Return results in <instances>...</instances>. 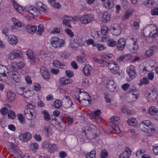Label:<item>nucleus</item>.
Instances as JSON below:
<instances>
[{
  "label": "nucleus",
  "instance_id": "obj_1",
  "mask_svg": "<svg viewBox=\"0 0 158 158\" xmlns=\"http://www.w3.org/2000/svg\"><path fill=\"white\" fill-rule=\"evenodd\" d=\"M152 125V124L150 121L144 120L139 123V126L141 131L147 133H150L155 131Z\"/></svg>",
  "mask_w": 158,
  "mask_h": 158
},
{
  "label": "nucleus",
  "instance_id": "obj_2",
  "mask_svg": "<svg viewBox=\"0 0 158 158\" xmlns=\"http://www.w3.org/2000/svg\"><path fill=\"white\" fill-rule=\"evenodd\" d=\"M118 118L116 116H113L110 118V120L111 121L110 123V125L111 126L113 129L115 133L119 134L120 133L119 127L118 126Z\"/></svg>",
  "mask_w": 158,
  "mask_h": 158
},
{
  "label": "nucleus",
  "instance_id": "obj_3",
  "mask_svg": "<svg viewBox=\"0 0 158 158\" xmlns=\"http://www.w3.org/2000/svg\"><path fill=\"white\" fill-rule=\"evenodd\" d=\"M84 90L83 89L80 90V97L81 101H84L83 106H87L89 104L90 98L89 94L86 92H83Z\"/></svg>",
  "mask_w": 158,
  "mask_h": 158
},
{
  "label": "nucleus",
  "instance_id": "obj_4",
  "mask_svg": "<svg viewBox=\"0 0 158 158\" xmlns=\"http://www.w3.org/2000/svg\"><path fill=\"white\" fill-rule=\"evenodd\" d=\"M51 43L53 47L57 48L63 46L64 44V42L63 40L56 37H54L51 39Z\"/></svg>",
  "mask_w": 158,
  "mask_h": 158
},
{
  "label": "nucleus",
  "instance_id": "obj_5",
  "mask_svg": "<svg viewBox=\"0 0 158 158\" xmlns=\"http://www.w3.org/2000/svg\"><path fill=\"white\" fill-rule=\"evenodd\" d=\"M26 54L31 64L34 65L39 62V59L36 57L35 54H33L31 50H29L27 51Z\"/></svg>",
  "mask_w": 158,
  "mask_h": 158
},
{
  "label": "nucleus",
  "instance_id": "obj_6",
  "mask_svg": "<svg viewBox=\"0 0 158 158\" xmlns=\"http://www.w3.org/2000/svg\"><path fill=\"white\" fill-rule=\"evenodd\" d=\"M25 9L26 11L29 12L34 16H37L40 14V11L33 6L27 5L25 7Z\"/></svg>",
  "mask_w": 158,
  "mask_h": 158
},
{
  "label": "nucleus",
  "instance_id": "obj_7",
  "mask_svg": "<svg viewBox=\"0 0 158 158\" xmlns=\"http://www.w3.org/2000/svg\"><path fill=\"white\" fill-rule=\"evenodd\" d=\"M108 67L110 72L115 74L119 72V68L118 65L115 61H112L108 64Z\"/></svg>",
  "mask_w": 158,
  "mask_h": 158
},
{
  "label": "nucleus",
  "instance_id": "obj_8",
  "mask_svg": "<svg viewBox=\"0 0 158 158\" xmlns=\"http://www.w3.org/2000/svg\"><path fill=\"white\" fill-rule=\"evenodd\" d=\"M93 15L90 14H87L82 16L80 20L82 24H86L89 23L94 19Z\"/></svg>",
  "mask_w": 158,
  "mask_h": 158
},
{
  "label": "nucleus",
  "instance_id": "obj_9",
  "mask_svg": "<svg viewBox=\"0 0 158 158\" xmlns=\"http://www.w3.org/2000/svg\"><path fill=\"white\" fill-rule=\"evenodd\" d=\"M22 54L20 50L15 49L10 52L7 56L10 60H14L20 57Z\"/></svg>",
  "mask_w": 158,
  "mask_h": 158
},
{
  "label": "nucleus",
  "instance_id": "obj_10",
  "mask_svg": "<svg viewBox=\"0 0 158 158\" xmlns=\"http://www.w3.org/2000/svg\"><path fill=\"white\" fill-rule=\"evenodd\" d=\"M127 72L131 79H134L137 76L135 67L133 65H131L128 66L127 69Z\"/></svg>",
  "mask_w": 158,
  "mask_h": 158
},
{
  "label": "nucleus",
  "instance_id": "obj_11",
  "mask_svg": "<svg viewBox=\"0 0 158 158\" xmlns=\"http://www.w3.org/2000/svg\"><path fill=\"white\" fill-rule=\"evenodd\" d=\"M106 87L109 90L112 92H116L117 90L116 84L112 80L108 81L107 83Z\"/></svg>",
  "mask_w": 158,
  "mask_h": 158
},
{
  "label": "nucleus",
  "instance_id": "obj_12",
  "mask_svg": "<svg viewBox=\"0 0 158 158\" xmlns=\"http://www.w3.org/2000/svg\"><path fill=\"white\" fill-rule=\"evenodd\" d=\"M126 44L125 39L124 38H120L117 41L116 48L118 50L122 51L125 48Z\"/></svg>",
  "mask_w": 158,
  "mask_h": 158
},
{
  "label": "nucleus",
  "instance_id": "obj_13",
  "mask_svg": "<svg viewBox=\"0 0 158 158\" xmlns=\"http://www.w3.org/2000/svg\"><path fill=\"white\" fill-rule=\"evenodd\" d=\"M44 147L48 148V151L50 152H54L57 150L56 145L54 144L48 143L47 142H45L43 143Z\"/></svg>",
  "mask_w": 158,
  "mask_h": 158
},
{
  "label": "nucleus",
  "instance_id": "obj_14",
  "mask_svg": "<svg viewBox=\"0 0 158 158\" xmlns=\"http://www.w3.org/2000/svg\"><path fill=\"white\" fill-rule=\"evenodd\" d=\"M40 72L43 78L48 80L50 79L49 73L48 70L44 66H42L40 68Z\"/></svg>",
  "mask_w": 158,
  "mask_h": 158
},
{
  "label": "nucleus",
  "instance_id": "obj_15",
  "mask_svg": "<svg viewBox=\"0 0 158 158\" xmlns=\"http://www.w3.org/2000/svg\"><path fill=\"white\" fill-rule=\"evenodd\" d=\"M19 139L24 142H27L31 138V134L28 132L25 133L21 134L19 136Z\"/></svg>",
  "mask_w": 158,
  "mask_h": 158
},
{
  "label": "nucleus",
  "instance_id": "obj_16",
  "mask_svg": "<svg viewBox=\"0 0 158 158\" xmlns=\"http://www.w3.org/2000/svg\"><path fill=\"white\" fill-rule=\"evenodd\" d=\"M101 113V110H99L95 111L92 114L91 118L94 120L97 121L98 123L101 122V119L99 116Z\"/></svg>",
  "mask_w": 158,
  "mask_h": 158
},
{
  "label": "nucleus",
  "instance_id": "obj_17",
  "mask_svg": "<svg viewBox=\"0 0 158 158\" xmlns=\"http://www.w3.org/2000/svg\"><path fill=\"white\" fill-rule=\"evenodd\" d=\"M157 97V93L154 90H152L148 93L147 96L148 100L150 102H152L155 100Z\"/></svg>",
  "mask_w": 158,
  "mask_h": 158
},
{
  "label": "nucleus",
  "instance_id": "obj_18",
  "mask_svg": "<svg viewBox=\"0 0 158 158\" xmlns=\"http://www.w3.org/2000/svg\"><path fill=\"white\" fill-rule=\"evenodd\" d=\"M9 73V71L5 66L0 64V77H7V74Z\"/></svg>",
  "mask_w": 158,
  "mask_h": 158
},
{
  "label": "nucleus",
  "instance_id": "obj_19",
  "mask_svg": "<svg viewBox=\"0 0 158 158\" xmlns=\"http://www.w3.org/2000/svg\"><path fill=\"white\" fill-rule=\"evenodd\" d=\"M112 33L114 35H118L121 32V28L119 25H114L111 30Z\"/></svg>",
  "mask_w": 158,
  "mask_h": 158
},
{
  "label": "nucleus",
  "instance_id": "obj_20",
  "mask_svg": "<svg viewBox=\"0 0 158 158\" xmlns=\"http://www.w3.org/2000/svg\"><path fill=\"white\" fill-rule=\"evenodd\" d=\"M131 41L133 44L132 48L131 49V52L133 53H135L137 52L139 48L137 43V40L132 38L131 39Z\"/></svg>",
  "mask_w": 158,
  "mask_h": 158
},
{
  "label": "nucleus",
  "instance_id": "obj_21",
  "mask_svg": "<svg viewBox=\"0 0 158 158\" xmlns=\"http://www.w3.org/2000/svg\"><path fill=\"white\" fill-rule=\"evenodd\" d=\"M63 21V24L68 27L69 26L71 27L70 23L71 22H73L74 20L73 18L71 16H65L64 17Z\"/></svg>",
  "mask_w": 158,
  "mask_h": 158
},
{
  "label": "nucleus",
  "instance_id": "obj_22",
  "mask_svg": "<svg viewBox=\"0 0 158 158\" xmlns=\"http://www.w3.org/2000/svg\"><path fill=\"white\" fill-rule=\"evenodd\" d=\"M9 43L12 45H15L17 43L18 39L17 37L14 35H10L8 37Z\"/></svg>",
  "mask_w": 158,
  "mask_h": 158
},
{
  "label": "nucleus",
  "instance_id": "obj_23",
  "mask_svg": "<svg viewBox=\"0 0 158 158\" xmlns=\"http://www.w3.org/2000/svg\"><path fill=\"white\" fill-rule=\"evenodd\" d=\"M130 149L127 148L125 151L121 154L119 156V158H128L131 153Z\"/></svg>",
  "mask_w": 158,
  "mask_h": 158
},
{
  "label": "nucleus",
  "instance_id": "obj_24",
  "mask_svg": "<svg viewBox=\"0 0 158 158\" xmlns=\"http://www.w3.org/2000/svg\"><path fill=\"white\" fill-rule=\"evenodd\" d=\"M110 14L107 11L104 12L102 17V20L104 23L109 22L110 19Z\"/></svg>",
  "mask_w": 158,
  "mask_h": 158
},
{
  "label": "nucleus",
  "instance_id": "obj_25",
  "mask_svg": "<svg viewBox=\"0 0 158 158\" xmlns=\"http://www.w3.org/2000/svg\"><path fill=\"white\" fill-rule=\"evenodd\" d=\"M12 74L13 79L16 82L18 83L21 80L20 75L16 71V70H14V71L12 72Z\"/></svg>",
  "mask_w": 158,
  "mask_h": 158
},
{
  "label": "nucleus",
  "instance_id": "obj_26",
  "mask_svg": "<svg viewBox=\"0 0 158 158\" xmlns=\"http://www.w3.org/2000/svg\"><path fill=\"white\" fill-rule=\"evenodd\" d=\"M127 92L128 93H131L133 96H135V98L136 99L138 98L139 95V91L135 88H130L129 90Z\"/></svg>",
  "mask_w": 158,
  "mask_h": 158
},
{
  "label": "nucleus",
  "instance_id": "obj_27",
  "mask_svg": "<svg viewBox=\"0 0 158 158\" xmlns=\"http://www.w3.org/2000/svg\"><path fill=\"white\" fill-rule=\"evenodd\" d=\"M155 49L156 47L155 46L150 47L146 51L145 54V56L149 57L152 56L155 53Z\"/></svg>",
  "mask_w": 158,
  "mask_h": 158
},
{
  "label": "nucleus",
  "instance_id": "obj_28",
  "mask_svg": "<svg viewBox=\"0 0 158 158\" xmlns=\"http://www.w3.org/2000/svg\"><path fill=\"white\" fill-rule=\"evenodd\" d=\"M26 29L28 33L33 34L36 32L37 27L35 26L28 25L26 26Z\"/></svg>",
  "mask_w": 158,
  "mask_h": 158
},
{
  "label": "nucleus",
  "instance_id": "obj_29",
  "mask_svg": "<svg viewBox=\"0 0 158 158\" xmlns=\"http://www.w3.org/2000/svg\"><path fill=\"white\" fill-rule=\"evenodd\" d=\"M92 69V68L89 65L86 64L83 68V71L85 75L88 76L90 75Z\"/></svg>",
  "mask_w": 158,
  "mask_h": 158
},
{
  "label": "nucleus",
  "instance_id": "obj_30",
  "mask_svg": "<svg viewBox=\"0 0 158 158\" xmlns=\"http://www.w3.org/2000/svg\"><path fill=\"white\" fill-rule=\"evenodd\" d=\"M36 6L38 9L40 11L42 12H45L46 11L47 8L46 6L42 2H38Z\"/></svg>",
  "mask_w": 158,
  "mask_h": 158
},
{
  "label": "nucleus",
  "instance_id": "obj_31",
  "mask_svg": "<svg viewBox=\"0 0 158 158\" xmlns=\"http://www.w3.org/2000/svg\"><path fill=\"white\" fill-rule=\"evenodd\" d=\"M53 66L55 67H58L61 69H66V66L64 64L61 63L58 60H54L53 62Z\"/></svg>",
  "mask_w": 158,
  "mask_h": 158
},
{
  "label": "nucleus",
  "instance_id": "obj_32",
  "mask_svg": "<svg viewBox=\"0 0 158 158\" xmlns=\"http://www.w3.org/2000/svg\"><path fill=\"white\" fill-rule=\"evenodd\" d=\"M149 113L154 116L156 118V116L158 114V108H156L154 106L151 107L149 109Z\"/></svg>",
  "mask_w": 158,
  "mask_h": 158
},
{
  "label": "nucleus",
  "instance_id": "obj_33",
  "mask_svg": "<svg viewBox=\"0 0 158 158\" xmlns=\"http://www.w3.org/2000/svg\"><path fill=\"white\" fill-rule=\"evenodd\" d=\"M43 131L45 134L48 136L51 135L52 129L50 125L44 126V127Z\"/></svg>",
  "mask_w": 158,
  "mask_h": 158
},
{
  "label": "nucleus",
  "instance_id": "obj_34",
  "mask_svg": "<svg viewBox=\"0 0 158 158\" xmlns=\"http://www.w3.org/2000/svg\"><path fill=\"white\" fill-rule=\"evenodd\" d=\"M73 104L71 100H62V105L65 108H69L71 107Z\"/></svg>",
  "mask_w": 158,
  "mask_h": 158
},
{
  "label": "nucleus",
  "instance_id": "obj_35",
  "mask_svg": "<svg viewBox=\"0 0 158 158\" xmlns=\"http://www.w3.org/2000/svg\"><path fill=\"white\" fill-rule=\"evenodd\" d=\"M60 83L62 85H66L71 83L72 80L70 78L67 79L64 77H61L60 79Z\"/></svg>",
  "mask_w": 158,
  "mask_h": 158
},
{
  "label": "nucleus",
  "instance_id": "obj_36",
  "mask_svg": "<svg viewBox=\"0 0 158 158\" xmlns=\"http://www.w3.org/2000/svg\"><path fill=\"white\" fill-rule=\"evenodd\" d=\"M15 96V93L12 92L10 90L8 91L7 92L8 100L9 102L13 101L14 100Z\"/></svg>",
  "mask_w": 158,
  "mask_h": 158
},
{
  "label": "nucleus",
  "instance_id": "obj_37",
  "mask_svg": "<svg viewBox=\"0 0 158 158\" xmlns=\"http://www.w3.org/2000/svg\"><path fill=\"white\" fill-rule=\"evenodd\" d=\"M41 113L44 115V118L46 121H50L51 120L49 112L46 110H44L42 111Z\"/></svg>",
  "mask_w": 158,
  "mask_h": 158
},
{
  "label": "nucleus",
  "instance_id": "obj_38",
  "mask_svg": "<svg viewBox=\"0 0 158 158\" xmlns=\"http://www.w3.org/2000/svg\"><path fill=\"white\" fill-rule=\"evenodd\" d=\"M86 56L83 52L81 55L77 56V61L80 63H83L86 60Z\"/></svg>",
  "mask_w": 158,
  "mask_h": 158
},
{
  "label": "nucleus",
  "instance_id": "obj_39",
  "mask_svg": "<svg viewBox=\"0 0 158 158\" xmlns=\"http://www.w3.org/2000/svg\"><path fill=\"white\" fill-rule=\"evenodd\" d=\"M127 123L130 126H135L137 125V121L135 118H131L127 120Z\"/></svg>",
  "mask_w": 158,
  "mask_h": 158
},
{
  "label": "nucleus",
  "instance_id": "obj_40",
  "mask_svg": "<svg viewBox=\"0 0 158 158\" xmlns=\"http://www.w3.org/2000/svg\"><path fill=\"white\" fill-rule=\"evenodd\" d=\"M48 1L50 5L53 7L58 9L60 8L61 7V5L59 2H55V0H48Z\"/></svg>",
  "mask_w": 158,
  "mask_h": 158
},
{
  "label": "nucleus",
  "instance_id": "obj_41",
  "mask_svg": "<svg viewBox=\"0 0 158 158\" xmlns=\"http://www.w3.org/2000/svg\"><path fill=\"white\" fill-rule=\"evenodd\" d=\"M104 6L107 9H111L113 7L114 4L111 0H107L106 2L104 4Z\"/></svg>",
  "mask_w": 158,
  "mask_h": 158
},
{
  "label": "nucleus",
  "instance_id": "obj_42",
  "mask_svg": "<svg viewBox=\"0 0 158 158\" xmlns=\"http://www.w3.org/2000/svg\"><path fill=\"white\" fill-rule=\"evenodd\" d=\"M12 20L15 26L19 27H21L23 26V23L15 18H12Z\"/></svg>",
  "mask_w": 158,
  "mask_h": 158
},
{
  "label": "nucleus",
  "instance_id": "obj_43",
  "mask_svg": "<svg viewBox=\"0 0 158 158\" xmlns=\"http://www.w3.org/2000/svg\"><path fill=\"white\" fill-rule=\"evenodd\" d=\"M117 42L114 40L113 39L111 38L108 40L107 44L109 46L114 47L117 45Z\"/></svg>",
  "mask_w": 158,
  "mask_h": 158
},
{
  "label": "nucleus",
  "instance_id": "obj_44",
  "mask_svg": "<svg viewBox=\"0 0 158 158\" xmlns=\"http://www.w3.org/2000/svg\"><path fill=\"white\" fill-rule=\"evenodd\" d=\"M95 155L96 151L92 150L86 154V158H95Z\"/></svg>",
  "mask_w": 158,
  "mask_h": 158
},
{
  "label": "nucleus",
  "instance_id": "obj_45",
  "mask_svg": "<svg viewBox=\"0 0 158 158\" xmlns=\"http://www.w3.org/2000/svg\"><path fill=\"white\" fill-rule=\"evenodd\" d=\"M96 132L97 133L96 134H94L93 132H90L88 136V138L91 140L98 137L99 135L100 132L99 131Z\"/></svg>",
  "mask_w": 158,
  "mask_h": 158
},
{
  "label": "nucleus",
  "instance_id": "obj_46",
  "mask_svg": "<svg viewBox=\"0 0 158 158\" xmlns=\"http://www.w3.org/2000/svg\"><path fill=\"white\" fill-rule=\"evenodd\" d=\"M39 56L40 57L42 60H45L47 59V54L46 53L44 52L41 51H40L39 53Z\"/></svg>",
  "mask_w": 158,
  "mask_h": 158
},
{
  "label": "nucleus",
  "instance_id": "obj_47",
  "mask_svg": "<svg viewBox=\"0 0 158 158\" xmlns=\"http://www.w3.org/2000/svg\"><path fill=\"white\" fill-rule=\"evenodd\" d=\"M108 29V27L106 25H103L101 28L102 34L103 35H106L107 33Z\"/></svg>",
  "mask_w": 158,
  "mask_h": 158
},
{
  "label": "nucleus",
  "instance_id": "obj_48",
  "mask_svg": "<svg viewBox=\"0 0 158 158\" xmlns=\"http://www.w3.org/2000/svg\"><path fill=\"white\" fill-rule=\"evenodd\" d=\"M131 56L130 55H126L123 56L119 58L118 60L119 61H127L130 59Z\"/></svg>",
  "mask_w": 158,
  "mask_h": 158
},
{
  "label": "nucleus",
  "instance_id": "obj_49",
  "mask_svg": "<svg viewBox=\"0 0 158 158\" xmlns=\"http://www.w3.org/2000/svg\"><path fill=\"white\" fill-rule=\"evenodd\" d=\"M108 153L106 150L105 149L102 150L101 152V158H107Z\"/></svg>",
  "mask_w": 158,
  "mask_h": 158
},
{
  "label": "nucleus",
  "instance_id": "obj_50",
  "mask_svg": "<svg viewBox=\"0 0 158 158\" xmlns=\"http://www.w3.org/2000/svg\"><path fill=\"white\" fill-rule=\"evenodd\" d=\"M88 131H90V132H94L96 131H99L97 129L94 125L93 124H91L88 127L87 129Z\"/></svg>",
  "mask_w": 158,
  "mask_h": 158
},
{
  "label": "nucleus",
  "instance_id": "obj_51",
  "mask_svg": "<svg viewBox=\"0 0 158 158\" xmlns=\"http://www.w3.org/2000/svg\"><path fill=\"white\" fill-rule=\"evenodd\" d=\"M143 4L146 6L150 8L152 6V2L151 0H143Z\"/></svg>",
  "mask_w": 158,
  "mask_h": 158
},
{
  "label": "nucleus",
  "instance_id": "obj_52",
  "mask_svg": "<svg viewBox=\"0 0 158 158\" xmlns=\"http://www.w3.org/2000/svg\"><path fill=\"white\" fill-rule=\"evenodd\" d=\"M149 83V80L148 78L146 77H144L143 78L142 80L140 81L139 84V85L141 86H142L143 84H148Z\"/></svg>",
  "mask_w": 158,
  "mask_h": 158
},
{
  "label": "nucleus",
  "instance_id": "obj_53",
  "mask_svg": "<svg viewBox=\"0 0 158 158\" xmlns=\"http://www.w3.org/2000/svg\"><path fill=\"white\" fill-rule=\"evenodd\" d=\"M96 46L99 51H102L105 50L106 49V47L103 44H96Z\"/></svg>",
  "mask_w": 158,
  "mask_h": 158
},
{
  "label": "nucleus",
  "instance_id": "obj_54",
  "mask_svg": "<svg viewBox=\"0 0 158 158\" xmlns=\"http://www.w3.org/2000/svg\"><path fill=\"white\" fill-rule=\"evenodd\" d=\"M149 35L150 36H152L153 38H155L158 35V29L151 31Z\"/></svg>",
  "mask_w": 158,
  "mask_h": 158
},
{
  "label": "nucleus",
  "instance_id": "obj_55",
  "mask_svg": "<svg viewBox=\"0 0 158 158\" xmlns=\"http://www.w3.org/2000/svg\"><path fill=\"white\" fill-rule=\"evenodd\" d=\"M24 66V63L22 61L19 62L18 63H16L15 64V67L16 68L19 69H22Z\"/></svg>",
  "mask_w": 158,
  "mask_h": 158
},
{
  "label": "nucleus",
  "instance_id": "obj_56",
  "mask_svg": "<svg viewBox=\"0 0 158 158\" xmlns=\"http://www.w3.org/2000/svg\"><path fill=\"white\" fill-rule=\"evenodd\" d=\"M88 45H92L93 46H95L96 44L94 40L92 39H89L86 41Z\"/></svg>",
  "mask_w": 158,
  "mask_h": 158
},
{
  "label": "nucleus",
  "instance_id": "obj_57",
  "mask_svg": "<svg viewBox=\"0 0 158 158\" xmlns=\"http://www.w3.org/2000/svg\"><path fill=\"white\" fill-rule=\"evenodd\" d=\"M8 116L9 118L14 119L15 118L16 115L14 112L10 110L8 112Z\"/></svg>",
  "mask_w": 158,
  "mask_h": 158
},
{
  "label": "nucleus",
  "instance_id": "obj_58",
  "mask_svg": "<svg viewBox=\"0 0 158 158\" xmlns=\"http://www.w3.org/2000/svg\"><path fill=\"white\" fill-rule=\"evenodd\" d=\"M39 148V146L36 143H31L30 145V149L32 151H33L35 149H38Z\"/></svg>",
  "mask_w": 158,
  "mask_h": 158
},
{
  "label": "nucleus",
  "instance_id": "obj_59",
  "mask_svg": "<svg viewBox=\"0 0 158 158\" xmlns=\"http://www.w3.org/2000/svg\"><path fill=\"white\" fill-rule=\"evenodd\" d=\"M132 14V13L131 11H126L123 18V20H125L127 19Z\"/></svg>",
  "mask_w": 158,
  "mask_h": 158
},
{
  "label": "nucleus",
  "instance_id": "obj_60",
  "mask_svg": "<svg viewBox=\"0 0 158 158\" xmlns=\"http://www.w3.org/2000/svg\"><path fill=\"white\" fill-rule=\"evenodd\" d=\"M24 113L25 114L29 113L35 114V112L33 109L27 107L25 109Z\"/></svg>",
  "mask_w": 158,
  "mask_h": 158
},
{
  "label": "nucleus",
  "instance_id": "obj_61",
  "mask_svg": "<svg viewBox=\"0 0 158 158\" xmlns=\"http://www.w3.org/2000/svg\"><path fill=\"white\" fill-rule=\"evenodd\" d=\"M43 30V25L42 24L40 25L38 27V29L37 32V34L40 35H41Z\"/></svg>",
  "mask_w": 158,
  "mask_h": 158
},
{
  "label": "nucleus",
  "instance_id": "obj_62",
  "mask_svg": "<svg viewBox=\"0 0 158 158\" xmlns=\"http://www.w3.org/2000/svg\"><path fill=\"white\" fill-rule=\"evenodd\" d=\"M61 105V101L59 100H56L54 103V106L57 109L60 108Z\"/></svg>",
  "mask_w": 158,
  "mask_h": 158
},
{
  "label": "nucleus",
  "instance_id": "obj_63",
  "mask_svg": "<svg viewBox=\"0 0 158 158\" xmlns=\"http://www.w3.org/2000/svg\"><path fill=\"white\" fill-rule=\"evenodd\" d=\"M17 117L18 120L22 123L23 124L25 122V119L24 118L22 114H19L17 115Z\"/></svg>",
  "mask_w": 158,
  "mask_h": 158
},
{
  "label": "nucleus",
  "instance_id": "obj_64",
  "mask_svg": "<svg viewBox=\"0 0 158 158\" xmlns=\"http://www.w3.org/2000/svg\"><path fill=\"white\" fill-rule=\"evenodd\" d=\"M8 109L6 107H3L0 110L1 114L4 115H6L8 113Z\"/></svg>",
  "mask_w": 158,
  "mask_h": 158
}]
</instances>
